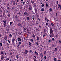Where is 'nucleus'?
Masks as SVG:
<instances>
[{
  "instance_id": "f257e3e1",
  "label": "nucleus",
  "mask_w": 61,
  "mask_h": 61,
  "mask_svg": "<svg viewBox=\"0 0 61 61\" xmlns=\"http://www.w3.org/2000/svg\"><path fill=\"white\" fill-rule=\"evenodd\" d=\"M50 33L51 34V35H50V36L51 37H52V36H51V34H53V31L52 30V29L50 27Z\"/></svg>"
},
{
  "instance_id": "f03ea898",
  "label": "nucleus",
  "mask_w": 61,
  "mask_h": 61,
  "mask_svg": "<svg viewBox=\"0 0 61 61\" xmlns=\"http://www.w3.org/2000/svg\"><path fill=\"white\" fill-rule=\"evenodd\" d=\"M24 14L25 15H27V16H28V15H29V14H28L26 12H25L24 13Z\"/></svg>"
},
{
  "instance_id": "7ed1b4c3",
  "label": "nucleus",
  "mask_w": 61,
  "mask_h": 61,
  "mask_svg": "<svg viewBox=\"0 0 61 61\" xmlns=\"http://www.w3.org/2000/svg\"><path fill=\"white\" fill-rule=\"evenodd\" d=\"M28 52V51H27V50H25V52L24 53L25 54H27V53Z\"/></svg>"
},
{
  "instance_id": "20e7f679",
  "label": "nucleus",
  "mask_w": 61,
  "mask_h": 61,
  "mask_svg": "<svg viewBox=\"0 0 61 61\" xmlns=\"http://www.w3.org/2000/svg\"><path fill=\"white\" fill-rule=\"evenodd\" d=\"M4 39L5 40H6V39H7V36H5L4 37Z\"/></svg>"
},
{
  "instance_id": "39448f33",
  "label": "nucleus",
  "mask_w": 61,
  "mask_h": 61,
  "mask_svg": "<svg viewBox=\"0 0 61 61\" xmlns=\"http://www.w3.org/2000/svg\"><path fill=\"white\" fill-rule=\"evenodd\" d=\"M1 59H2V60H3V59H4V56H3V55H2L1 56Z\"/></svg>"
},
{
  "instance_id": "423d86ee",
  "label": "nucleus",
  "mask_w": 61,
  "mask_h": 61,
  "mask_svg": "<svg viewBox=\"0 0 61 61\" xmlns=\"http://www.w3.org/2000/svg\"><path fill=\"white\" fill-rule=\"evenodd\" d=\"M18 41H21V39L20 38H18Z\"/></svg>"
},
{
  "instance_id": "0eeeda50",
  "label": "nucleus",
  "mask_w": 61,
  "mask_h": 61,
  "mask_svg": "<svg viewBox=\"0 0 61 61\" xmlns=\"http://www.w3.org/2000/svg\"><path fill=\"white\" fill-rule=\"evenodd\" d=\"M37 38L38 40L39 41V37H38V36H37Z\"/></svg>"
},
{
  "instance_id": "6e6552de",
  "label": "nucleus",
  "mask_w": 61,
  "mask_h": 61,
  "mask_svg": "<svg viewBox=\"0 0 61 61\" xmlns=\"http://www.w3.org/2000/svg\"><path fill=\"white\" fill-rule=\"evenodd\" d=\"M15 39H13L12 40V42L13 43H15Z\"/></svg>"
},
{
  "instance_id": "1a4fd4ad",
  "label": "nucleus",
  "mask_w": 61,
  "mask_h": 61,
  "mask_svg": "<svg viewBox=\"0 0 61 61\" xmlns=\"http://www.w3.org/2000/svg\"><path fill=\"white\" fill-rule=\"evenodd\" d=\"M40 55L41 57L42 58L43 57V53H41Z\"/></svg>"
},
{
  "instance_id": "9d476101",
  "label": "nucleus",
  "mask_w": 61,
  "mask_h": 61,
  "mask_svg": "<svg viewBox=\"0 0 61 61\" xmlns=\"http://www.w3.org/2000/svg\"><path fill=\"white\" fill-rule=\"evenodd\" d=\"M41 11H42V12L44 11V8H42L41 9Z\"/></svg>"
},
{
  "instance_id": "9b49d317",
  "label": "nucleus",
  "mask_w": 61,
  "mask_h": 61,
  "mask_svg": "<svg viewBox=\"0 0 61 61\" xmlns=\"http://www.w3.org/2000/svg\"><path fill=\"white\" fill-rule=\"evenodd\" d=\"M3 25L4 27H5V26H6V23H4Z\"/></svg>"
},
{
  "instance_id": "f8f14e48",
  "label": "nucleus",
  "mask_w": 61,
  "mask_h": 61,
  "mask_svg": "<svg viewBox=\"0 0 61 61\" xmlns=\"http://www.w3.org/2000/svg\"><path fill=\"white\" fill-rule=\"evenodd\" d=\"M35 54H36V55H38V53L36 51H35Z\"/></svg>"
},
{
  "instance_id": "ddd939ff",
  "label": "nucleus",
  "mask_w": 61,
  "mask_h": 61,
  "mask_svg": "<svg viewBox=\"0 0 61 61\" xmlns=\"http://www.w3.org/2000/svg\"><path fill=\"white\" fill-rule=\"evenodd\" d=\"M32 37L33 38H34L35 37V35L34 34H33L32 35Z\"/></svg>"
},
{
  "instance_id": "4468645a",
  "label": "nucleus",
  "mask_w": 61,
  "mask_h": 61,
  "mask_svg": "<svg viewBox=\"0 0 61 61\" xmlns=\"http://www.w3.org/2000/svg\"><path fill=\"white\" fill-rule=\"evenodd\" d=\"M29 30L28 29H27V33H29Z\"/></svg>"
},
{
  "instance_id": "2eb2a0df",
  "label": "nucleus",
  "mask_w": 61,
  "mask_h": 61,
  "mask_svg": "<svg viewBox=\"0 0 61 61\" xmlns=\"http://www.w3.org/2000/svg\"><path fill=\"white\" fill-rule=\"evenodd\" d=\"M29 10H31V5L30 6V7H29Z\"/></svg>"
},
{
  "instance_id": "dca6fc26",
  "label": "nucleus",
  "mask_w": 61,
  "mask_h": 61,
  "mask_svg": "<svg viewBox=\"0 0 61 61\" xmlns=\"http://www.w3.org/2000/svg\"><path fill=\"white\" fill-rule=\"evenodd\" d=\"M30 41H31V42H33V39H30Z\"/></svg>"
},
{
  "instance_id": "f3484780",
  "label": "nucleus",
  "mask_w": 61,
  "mask_h": 61,
  "mask_svg": "<svg viewBox=\"0 0 61 61\" xmlns=\"http://www.w3.org/2000/svg\"><path fill=\"white\" fill-rule=\"evenodd\" d=\"M59 44H61V41H59Z\"/></svg>"
},
{
  "instance_id": "a211bd4d",
  "label": "nucleus",
  "mask_w": 61,
  "mask_h": 61,
  "mask_svg": "<svg viewBox=\"0 0 61 61\" xmlns=\"http://www.w3.org/2000/svg\"><path fill=\"white\" fill-rule=\"evenodd\" d=\"M44 54H45V55H46V51H44Z\"/></svg>"
},
{
  "instance_id": "6ab92c4d",
  "label": "nucleus",
  "mask_w": 61,
  "mask_h": 61,
  "mask_svg": "<svg viewBox=\"0 0 61 61\" xmlns=\"http://www.w3.org/2000/svg\"><path fill=\"white\" fill-rule=\"evenodd\" d=\"M55 52H56L57 51V49L55 48Z\"/></svg>"
},
{
  "instance_id": "aec40b11",
  "label": "nucleus",
  "mask_w": 61,
  "mask_h": 61,
  "mask_svg": "<svg viewBox=\"0 0 61 61\" xmlns=\"http://www.w3.org/2000/svg\"><path fill=\"white\" fill-rule=\"evenodd\" d=\"M49 10L50 11V12H52V9L51 8Z\"/></svg>"
},
{
  "instance_id": "412c9836",
  "label": "nucleus",
  "mask_w": 61,
  "mask_h": 61,
  "mask_svg": "<svg viewBox=\"0 0 61 61\" xmlns=\"http://www.w3.org/2000/svg\"><path fill=\"white\" fill-rule=\"evenodd\" d=\"M6 20H3V22H4V23H6Z\"/></svg>"
},
{
  "instance_id": "4be33fe9",
  "label": "nucleus",
  "mask_w": 61,
  "mask_h": 61,
  "mask_svg": "<svg viewBox=\"0 0 61 61\" xmlns=\"http://www.w3.org/2000/svg\"><path fill=\"white\" fill-rule=\"evenodd\" d=\"M24 30H25L24 31V32H26V31H25L26 30V29L25 28H24Z\"/></svg>"
},
{
  "instance_id": "5701e85b",
  "label": "nucleus",
  "mask_w": 61,
  "mask_h": 61,
  "mask_svg": "<svg viewBox=\"0 0 61 61\" xmlns=\"http://www.w3.org/2000/svg\"><path fill=\"white\" fill-rule=\"evenodd\" d=\"M7 16L8 17H10V14H8V15H7Z\"/></svg>"
},
{
  "instance_id": "b1692460",
  "label": "nucleus",
  "mask_w": 61,
  "mask_h": 61,
  "mask_svg": "<svg viewBox=\"0 0 61 61\" xmlns=\"http://www.w3.org/2000/svg\"><path fill=\"white\" fill-rule=\"evenodd\" d=\"M36 45H37V46H38L39 45V44H38V42H36Z\"/></svg>"
},
{
  "instance_id": "393cba45",
  "label": "nucleus",
  "mask_w": 61,
  "mask_h": 61,
  "mask_svg": "<svg viewBox=\"0 0 61 61\" xmlns=\"http://www.w3.org/2000/svg\"><path fill=\"white\" fill-rule=\"evenodd\" d=\"M44 32H46V29H44Z\"/></svg>"
},
{
  "instance_id": "a878e982",
  "label": "nucleus",
  "mask_w": 61,
  "mask_h": 61,
  "mask_svg": "<svg viewBox=\"0 0 61 61\" xmlns=\"http://www.w3.org/2000/svg\"><path fill=\"white\" fill-rule=\"evenodd\" d=\"M39 17V15H36V17Z\"/></svg>"
},
{
  "instance_id": "bb28decb",
  "label": "nucleus",
  "mask_w": 61,
  "mask_h": 61,
  "mask_svg": "<svg viewBox=\"0 0 61 61\" xmlns=\"http://www.w3.org/2000/svg\"><path fill=\"white\" fill-rule=\"evenodd\" d=\"M13 5H15V2H14L13 3Z\"/></svg>"
},
{
  "instance_id": "cd10ccee",
  "label": "nucleus",
  "mask_w": 61,
  "mask_h": 61,
  "mask_svg": "<svg viewBox=\"0 0 61 61\" xmlns=\"http://www.w3.org/2000/svg\"><path fill=\"white\" fill-rule=\"evenodd\" d=\"M54 61H56V58H55Z\"/></svg>"
},
{
  "instance_id": "c85d7f7f",
  "label": "nucleus",
  "mask_w": 61,
  "mask_h": 61,
  "mask_svg": "<svg viewBox=\"0 0 61 61\" xmlns=\"http://www.w3.org/2000/svg\"><path fill=\"white\" fill-rule=\"evenodd\" d=\"M2 46V43H0V46Z\"/></svg>"
},
{
  "instance_id": "c756f323",
  "label": "nucleus",
  "mask_w": 61,
  "mask_h": 61,
  "mask_svg": "<svg viewBox=\"0 0 61 61\" xmlns=\"http://www.w3.org/2000/svg\"><path fill=\"white\" fill-rule=\"evenodd\" d=\"M29 45H30V46H31V43L30 42L29 43Z\"/></svg>"
},
{
  "instance_id": "7c9ffc66",
  "label": "nucleus",
  "mask_w": 61,
  "mask_h": 61,
  "mask_svg": "<svg viewBox=\"0 0 61 61\" xmlns=\"http://www.w3.org/2000/svg\"><path fill=\"white\" fill-rule=\"evenodd\" d=\"M47 22H49V20H48V19H47Z\"/></svg>"
},
{
  "instance_id": "2f4dec72",
  "label": "nucleus",
  "mask_w": 61,
  "mask_h": 61,
  "mask_svg": "<svg viewBox=\"0 0 61 61\" xmlns=\"http://www.w3.org/2000/svg\"><path fill=\"white\" fill-rule=\"evenodd\" d=\"M59 7H60V5L59 4L58 6V8H59Z\"/></svg>"
},
{
  "instance_id": "473e14b6",
  "label": "nucleus",
  "mask_w": 61,
  "mask_h": 61,
  "mask_svg": "<svg viewBox=\"0 0 61 61\" xmlns=\"http://www.w3.org/2000/svg\"><path fill=\"white\" fill-rule=\"evenodd\" d=\"M46 7H47L48 6V4H47L46 3Z\"/></svg>"
},
{
  "instance_id": "72a5a7b5",
  "label": "nucleus",
  "mask_w": 61,
  "mask_h": 61,
  "mask_svg": "<svg viewBox=\"0 0 61 61\" xmlns=\"http://www.w3.org/2000/svg\"><path fill=\"white\" fill-rule=\"evenodd\" d=\"M8 43H10V41L9 40H8Z\"/></svg>"
},
{
  "instance_id": "f704fd0d",
  "label": "nucleus",
  "mask_w": 61,
  "mask_h": 61,
  "mask_svg": "<svg viewBox=\"0 0 61 61\" xmlns=\"http://www.w3.org/2000/svg\"><path fill=\"white\" fill-rule=\"evenodd\" d=\"M17 20V22H19V21H20V20H19V19H18Z\"/></svg>"
},
{
  "instance_id": "c9c22d12",
  "label": "nucleus",
  "mask_w": 61,
  "mask_h": 61,
  "mask_svg": "<svg viewBox=\"0 0 61 61\" xmlns=\"http://www.w3.org/2000/svg\"><path fill=\"white\" fill-rule=\"evenodd\" d=\"M9 36H10V37H12V35L11 34Z\"/></svg>"
},
{
  "instance_id": "e433bc0d",
  "label": "nucleus",
  "mask_w": 61,
  "mask_h": 61,
  "mask_svg": "<svg viewBox=\"0 0 61 61\" xmlns=\"http://www.w3.org/2000/svg\"><path fill=\"white\" fill-rule=\"evenodd\" d=\"M51 25L52 26H54V24L53 23H51Z\"/></svg>"
},
{
  "instance_id": "4c0bfd02",
  "label": "nucleus",
  "mask_w": 61,
  "mask_h": 61,
  "mask_svg": "<svg viewBox=\"0 0 61 61\" xmlns=\"http://www.w3.org/2000/svg\"><path fill=\"white\" fill-rule=\"evenodd\" d=\"M9 60V58H7L6 59V60Z\"/></svg>"
},
{
  "instance_id": "58836bf2",
  "label": "nucleus",
  "mask_w": 61,
  "mask_h": 61,
  "mask_svg": "<svg viewBox=\"0 0 61 61\" xmlns=\"http://www.w3.org/2000/svg\"><path fill=\"white\" fill-rule=\"evenodd\" d=\"M1 54H3V51H2L1 52Z\"/></svg>"
},
{
  "instance_id": "ea45409f",
  "label": "nucleus",
  "mask_w": 61,
  "mask_h": 61,
  "mask_svg": "<svg viewBox=\"0 0 61 61\" xmlns=\"http://www.w3.org/2000/svg\"><path fill=\"white\" fill-rule=\"evenodd\" d=\"M27 20H29V17H27Z\"/></svg>"
},
{
  "instance_id": "a19ab883",
  "label": "nucleus",
  "mask_w": 61,
  "mask_h": 61,
  "mask_svg": "<svg viewBox=\"0 0 61 61\" xmlns=\"http://www.w3.org/2000/svg\"><path fill=\"white\" fill-rule=\"evenodd\" d=\"M20 25H21V24L20 23L19 24L18 26H20Z\"/></svg>"
},
{
  "instance_id": "79ce46f5",
  "label": "nucleus",
  "mask_w": 61,
  "mask_h": 61,
  "mask_svg": "<svg viewBox=\"0 0 61 61\" xmlns=\"http://www.w3.org/2000/svg\"><path fill=\"white\" fill-rule=\"evenodd\" d=\"M16 57L17 59H18V55L16 56Z\"/></svg>"
},
{
  "instance_id": "37998d69",
  "label": "nucleus",
  "mask_w": 61,
  "mask_h": 61,
  "mask_svg": "<svg viewBox=\"0 0 61 61\" xmlns=\"http://www.w3.org/2000/svg\"><path fill=\"white\" fill-rule=\"evenodd\" d=\"M41 6H42V7H43V6H44V4H42L41 5Z\"/></svg>"
},
{
  "instance_id": "c03bdc74",
  "label": "nucleus",
  "mask_w": 61,
  "mask_h": 61,
  "mask_svg": "<svg viewBox=\"0 0 61 61\" xmlns=\"http://www.w3.org/2000/svg\"><path fill=\"white\" fill-rule=\"evenodd\" d=\"M21 42H19V45H20L21 44Z\"/></svg>"
},
{
  "instance_id": "a18cd8bd",
  "label": "nucleus",
  "mask_w": 61,
  "mask_h": 61,
  "mask_svg": "<svg viewBox=\"0 0 61 61\" xmlns=\"http://www.w3.org/2000/svg\"><path fill=\"white\" fill-rule=\"evenodd\" d=\"M18 14L19 15H21V13H20V12H19V13H18Z\"/></svg>"
},
{
  "instance_id": "49530a36",
  "label": "nucleus",
  "mask_w": 61,
  "mask_h": 61,
  "mask_svg": "<svg viewBox=\"0 0 61 61\" xmlns=\"http://www.w3.org/2000/svg\"><path fill=\"white\" fill-rule=\"evenodd\" d=\"M44 57L45 59H46V56H45Z\"/></svg>"
},
{
  "instance_id": "de8ad7c7",
  "label": "nucleus",
  "mask_w": 61,
  "mask_h": 61,
  "mask_svg": "<svg viewBox=\"0 0 61 61\" xmlns=\"http://www.w3.org/2000/svg\"><path fill=\"white\" fill-rule=\"evenodd\" d=\"M31 3H32V4H34V1H31Z\"/></svg>"
},
{
  "instance_id": "09e8293b",
  "label": "nucleus",
  "mask_w": 61,
  "mask_h": 61,
  "mask_svg": "<svg viewBox=\"0 0 61 61\" xmlns=\"http://www.w3.org/2000/svg\"><path fill=\"white\" fill-rule=\"evenodd\" d=\"M56 3L57 4H58V1H56Z\"/></svg>"
},
{
  "instance_id": "8fccbe9b",
  "label": "nucleus",
  "mask_w": 61,
  "mask_h": 61,
  "mask_svg": "<svg viewBox=\"0 0 61 61\" xmlns=\"http://www.w3.org/2000/svg\"><path fill=\"white\" fill-rule=\"evenodd\" d=\"M8 6H9V3H8Z\"/></svg>"
},
{
  "instance_id": "3c124183",
  "label": "nucleus",
  "mask_w": 61,
  "mask_h": 61,
  "mask_svg": "<svg viewBox=\"0 0 61 61\" xmlns=\"http://www.w3.org/2000/svg\"><path fill=\"white\" fill-rule=\"evenodd\" d=\"M46 26H47V25H48V23H46Z\"/></svg>"
},
{
  "instance_id": "603ef678",
  "label": "nucleus",
  "mask_w": 61,
  "mask_h": 61,
  "mask_svg": "<svg viewBox=\"0 0 61 61\" xmlns=\"http://www.w3.org/2000/svg\"><path fill=\"white\" fill-rule=\"evenodd\" d=\"M52 40L53 41H54V38H53L52 39Z\"/></svg>"
},
{
  "instance_id": "864d4df0",
  "label": "nucleus",
  "mask_w": 61,
  "mask_h": 61,
  "mask_svg": "<svg viewBox=\"0 0 61 61\" xmlns=\"http://www.w3.org/2000/svg\"><path fill=\"white\" fill-rule=\"evenodd\" d=\"M45 20H46H46H47V18H46L45 19Z\"/></svg>"
},
{
  "instance_id": "5fc2aeb1",
  "label": "nucleus",
  "mask_w": 61,
  "mask_h": 61,
  "mask_svg": "<svg viewBox=\"0 0 61 61\" xmlns=\"http://www.w3.org/2000/svg\"><path fill=\"white\" fill-rule=\"evenodd\" d=\"M12 24V22H11L10 23V25H11Z\"/></svg>"
},
{
  "instance_id": "6e6d98bb",
  "label": "nucleus",
  "mask_w": 61,
  "mask_h": 61,
  "mask_svg": "<svg viewBox=\"0 0 61 61\" xmlns=\"http://www.w3.org/2000/svg\"><path fill=\"white\" fill-rule=\"evenodd\" d=\"M17 47H19V45H17Z\"/></svg>"
},
{
  "instance_id": "4d7b16f0",
  "label": "nucleus",
  "mask_w": 61,
  "mask_h": 61,
  "mask_svg": "<svg viewBox=\"0 0 61 61\" xmlns=\"http://www.w3.org/2000/svg\"><path fill=\"white\" fill-rule=\"evenodd\" d=\"M30 53H31V52H32V51L31 50H30Z\"/></svg>"
},
{
  "instance_id": "13d9d810",
  "label": "nucleus",
  "mask_w": 61,
  "mask_h": 61,
  "mask_svg": "<svg viewBox=\"0 0 61 61\" xmlns=\"http://www.w3.org/2000/svg\"><path fill=\"white\" fill-rule=\"evenodd\" d=\"M45 35H43V37H45Z\"/></svg>"
},
{
  "instance_id": "bf43d9fd",
  "label": "nucleus",
  "mask_w": 61,
  "mask_h": 61,
  "mask_svg": "<svg viewBox=\"0 0 61 61\" xmlns=\"http://www.w3.org/2000/svg\"><path fill=\"white\" fill-rule=\"evenodd\" d=\"M22 47H24V45H23L22 46Z\"/></svg>"
},
{
  "instance_id": "052dcab7",
  "label": "nucleus",
  "mask_w": 61,
  "mask_h": 61,
  "mask_svg": "<svg viewBox=\"0 0 61 61\" xmlns=\"http://www.w3.org/2000/svg\"><path fill=\"white\" fill-rule=\"evenodd\" d=\"M35 12H36V10L35 9Z\"/></svg>"
},
{
  "instance_id": "680f3d73",
  "label": "nucleus",
  "mask_w": 61,
  "mask_h": 61,
  "mask_svg": "<svg viewBox=\"0 0 61 61\" xmlns=\"http://www.w3.org/2000/svg\"><path fill=\"white\" fill-rule=\"evenodd\" d=\"M39 26L40 28H41V26L40 25H39Z\"/></svg>"
},
{
  "instance_id": "e2e57ef3",
  "label": "nucleus",
  "mask_w": 61,
  "mask_h": 61,
  "mask_svg": "<svg viewBox=\"0 0 61 61\" xmlns=\"http://www.w3.org/2000/svg\"><path fill=\"white\" fill-rule=\"evenodd\" d=\"M32 19H33V20H35V18H34L33 17L32 18Z\"/></svg>"
},
{
  "instance_id": "0e129e2a",
  "label": "nucleus",
  "mask_w": 61,
  "mask_h": 61,
  "mask_svg": "<svg viewBox=\"0 0 61 61\" xmlns=\"http://www.w3.org/2000/svg\"><path fill=\"white\" fill-rule=\"evenodd\" d=\"M56 16H57V13H56Z\"/></svg>"
},
{
  "instance_id": "69168bd1",
  "label": "nucleus",
  "mask_w": 61,
  "mask_h": 61,
  "mask_svg": "<svg viewBox=\"0 0 61 61\" xmlns=\"http://www.w3.org/2000/svg\"><path fill=\"white\" fill-rule=\"evenodd\" d=\"M15 18H17V16H15Z\"/></svg>"
},
{
  "instance_id": "338daca9",
  "label": "nucleus",
  "mask_w": 61,
  "mask_h": 61,
  "mask_svg": "<svg viewBox=\"0 0 61 61\" xmlns=\"http://www.w3.org/2000/svg\"><path fill=\"white\" fill-rule=\"evenodd\" d=\"M34 61H36V59H34Z\"/></svg>"
},
{
  "instance_id": "774afa93",
  "label": "nucleus",
  "mask_w": 61,
  "mask_h": 61,
  "mask_svg": "<svg viewBox=\"0 0 61 61\" xmlns=\"http://www.w3.org/2000/svg\"><path fill=\"white\" fill-rule=\"evenodd\" d=\"M58 61H61V60H58Z\"/></svg>"
}]
</instances>
